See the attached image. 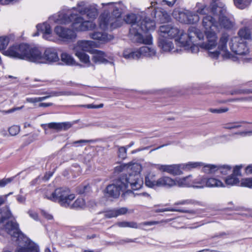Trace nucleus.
Wrapping results in <instances>:
<instances>
[{
  "mask_svg": "<svg viewBox=\"0 0 252 252\" xmlns=\"http://www.w3.org/2000/svg\"><path fill=\"white\" fill-rule=\"evenodd\" d=\"M175 18L180 22L184 24H194L198 22L200 18L195 12L186 10L179 11L178 15L174 12Z\"/></svg>",
  "mask_w": 252,
  "mask_h": 252,
  "instance_id": "obj_14",
  "label": "nucleus"
},
{
  "mask_svg": "<svg viewBox=\"0 0 252 252\" xmlns=\"http://www.w3.org/2000/svg\"><path fill=\"white\" fill-rule=\"evenodd\" d=\"M181 171H190L193 169L200 167L203 165V163L199 162H189L187 163L180 164Z\"/></svg>",
  "mask_w": 252,
  "mask_h": 252,
  "instance_id": "obj_29",
  "label": "nucleus"
},
{
  "mask_svg": "<svg viewBox=\"0 0 252 252\" xmlns=\"http://www.w3.org/2000/svg\"><path fill=\"white\" fill-rule=\"evenodd\" d=\"M20 127L18 126H13L9 128V134L11 136H15L17 135L20 131Z\"/></svg>",
  "mask_w": 252,
  "mask_h": 252,
  "instance_id": "obj_44",
  "label": "nucleus"
},
{
  "mask_svg": "<svg viewBox=\"0 0 252 252\" xmlns=\"http://www.w3.org/2000/svg\"><path fill=\"white\" fill-rule=\"evenodd\" d=\"M73 52L82 63L86 64L87 66H89L91 65L90 57L88 55L82 51H77Z\"/></svg>",
  "mask_w": 252,
  "mask_h": 252,
  "instance_id": "obj_30",
  "label": "nucleus"
},
{
  "mask_svg": "<svg viewBox=\"0 0 252 252\" xmlns=\"http://www.w3.org/2000/svg\"><path fill=\"white\" fill-rule=\"evenodd\" d=\"M151 15L155 18L157 22L164 23L168 22L170 20V17L168 13L159 8L154 9Z\"/></svg>",
  "mask_w": 252,
  "mask_h": 252,
  "instance_id": "obj_21",
  "label": "nucleus"
},
{
  "mask_svg": "<svg viewBox=\"0 0 252 252\" xmlns=\"http://www.w3.org/2000/svg\"><path fill=\"white\" fill-rule=\"evenodd\" d=\"M28 214L30 215V216L34 220H38V215L35 212L33 211L32 210H30L28 212Z\"/></svg>",
  "mask_w": 252,
  "mask_h": 252,
  "instance_id": "obj_55",
  "label": "nucleus"
},
{
  "mask_svg": "<svg viewBox=\"0 0 252 252\" xmlns=\"http://www.w3.org/2000/svg\"><path fill=\"white\" fill-rule=\"evenodd\" d=\"M52 105H53V103H51V102H49V103L42 102V103H40L38 105L39 107H47L51 106Z\"/></svg>",
  "mask_w": 252,
  "mask_h": 252,
  "instance_id": "obj_64",
  "label": "nucleus"
},
{
  "mask_svg": "<svg viewBox=\"0 0 252 252\" xmlns=\"http://www.w3.org/2000/svg\"><path fill=\"white\" fill-rule=\"evenodd\" d=\"M115 210L116 212L117 216H118L120 215L126 214L127 213L128 209L126 207H122L119 209H115Z\"/></svg>",
  "mask_w": 252,
  "mask_h": 252,
  "instance_id": "obj_50",
  "label": "nucleus"
},
{
  "mask_svg": "<svg viewBox=\"0 0 252 252\" xmlns=\"http://www.w3.org/2000/svg\"><path fill=\"white\" fill-rule=\"evenodd\" d=\"M231 167L228 165L218 166V170L222 175H225L230 173Z\"/></svg>",
  "mask_w": 252,
  "mask_h": 252,
  "instance_id": "obj_40",
  "label": "nucleus"
},
{
  "mask_svg": "<svg viewBox=\"0 0 252 252\" xmlns=\"http://www.w3.org/2000/svg\"><path fill=\"white\" fill-rule=\"evenodd\" d=\"M243 167L242 165H236L234 167L233 170V173L231 175V176H234V177H237V176L241 175V169Z\"/></svg>",
  "mask_w": 252,
  "mask_h": 252,
  "instance_id": "obj_46",
  "label": "nucleus"
},
{
  "mask_svg": "<svg viewBox=\"0 0 252 252\" xmlns=\"http://www.w3.org/2000/svg\"><path fill=\"white\" fill-rule=\"evenodd\" d=\"M156 21L151 20L148 17L143 18L141 17V20L139 23V26L138 27L139 32L140 31L146 32L150 30H154L156 26Z\"/></svg>",
  "mask_w": 252,
  "mask_h": 252,
  "instance_id": "obj_20",
  "label": "nucleus"
},
{
  "mask_svg": "<svg viewBox=\"0 0 252 252\" xmlns=\"http://www.w3.org/2000/svg\"><path fill=\"white\" fill-rule=\"evenodd\" d=\"M11 180L9 178L3 179L0 180V188L4 187L6 185L11 182Z\"/></svg>",
  "mask_w": 252,
  "mask_h": 252,
  "instance_id": "obj_53",
  "label": "nucleus"
},
{
  "mask_svg": "<svg viewBox=\"0 0 252 252\" xmlns=\"http://www.w3.org/2000/svg\"><path fill=\"white\" fill-rule=\"evenodd\" d=\"M232 41L233 43L230 45V48L236 55H246L249 52L246 42L242 41V39L234 37L232 39Z\"/></svg>",
  "mask_w": 252,
  "mask_h": 252,
  "instance_id": "obj_15",
  "label": "nucleus"
},
{
  "mask_svg": "<svg viewBox=\"0 0 252 252\" xmlns=\"http://www.w3.org/2000/svg\"><path fill=\"white\" fill-rule=\"evenodd\" d=\"M214 17L211 15L204 16L202 19V25L205 30V34L208 43H203L201 46L209 50V55L213 58H217L219 55L225 59L233 58V56L227 51V42L228 40V35L224 33L220 38L218 49L219 51H213L217 45L216 31H219V25L218 21L217 20V17L213 14Z\"/></svg>",
  "mask_w": 252,
  "mask_h": 252,
  "instance_id": "obj_3",
  "label": "nucleus"
},
{
  "mask_svg": "<svg viewBox=\"0 0 252 252\" xmlns=\"http://www.w3.org/2000/svg\"><path fill=\"white\" fill-rule=\"evenodd\" d=\"M213 4H215L216 5H218L216 3H213L211 4V8H209V7H207V6L205 4L202 3L200 2H197L196 3V6H195V8H196L195 13L197 14H199L200 15H205V14L209 13V12H211V13H212V12H211V8H212V5Z\"/></svg>",
  "mask_w": 252,
  "mask_h": 252,
  "instance_id": "obj_27",
  "label": "nucleus"
},
{
  "mask_svg": "<svg viewBox=\"0 0 252 252\" xmlns=\"http://www.w3.org/2000/svg\"><path fill=\"white\" fill-rule=\"evenodd\" d=\"M3 210H6V212H4L1 209H0V229L5 230L12 237L17 238V240L19 241L23 234L19 229L18 223L14 221H8L4 224L5 220L12 217V213L8 207L3 208Z\"/></svg>",
  "mask_w": 252,
  "mask_h": 252,
  "instance_id": "obj_7",
  "label": "nucleus"
},
{
  "mask_svg": "<svg viewBox=\"0 0 252 252\" xmlns=\"http://www.w3.org/2000/svg\"><path fill=\"white\" fill-rule=\"evenodd\" d=\"M26 100L27 102L30 103H35L39 102L38 97L27 98Z\"/></svg>",
  "mask_w": 252,
  "mask_h": 252,
  "instance_id": "obj_61",
  "label": "nucleus"
},
{
  "mask_svg": "<svg viewBox=\"0 0 252 252\" xmlns=\"http://www.w3.org/2000/svg\"><path fill=\"white\" fill-rule=\"evenodd\" d=\"M159 221H145L139 224V227L142 226H145V225H156L159 223Z\"/></svg>",
  "mask_w": 252,
  "mask_h": 252,
  "instance_id": "obj_51",
  "label": "nucleus"
},
{
  "mask_svg": "<svg viewBox=\"0 0 252 252\" xmlns=\"http://www.w3.org/2000/svg\"><path fill=\"white\" fill-rule=\"evenodd\" d=\"M45 197L51 201L58 202L63 207H67L69 206L75 196L70 193L68 188H60L56 189L50 195H45Z\"/></svg>",
  "mask_w": 252,
  "mask_h": 252,
  "instance_id": "obj_9",
  "label": "nucleus"
},
{
  "mask_svg": "<svg viewBox=\"0 0 252 252\" xmlns=\"http://www.w3.org/2000/svg\"><path fill=\"white\" fill-rule=\"evenodd\" d=\"M115 225L120 227H127L126 221L118 222Z\"/></svg>",
  "mask_w": 252,
  "mask_h": 252,
  "instance_id": "obj_63",
  "label": "nucleus"
},
{
  "mask_svg": "<svg viewBox=\"0 0 252 252\" xmlns=\"http://www.w3.org/2000/svg\"><path fill=\"white\" fill-rule=\"evenodd\" d=\"M225 183L228 186L237 185L239 183V180L237 177L230 175L225 178Z\"/></svg>",
  "mask_w": 252,
  "mask_h": 252,
  "instance_id": "obj_38",
  "label": "nucleus"
},
{
  "mask_svg": "<svg viewBox=\"0 0 252 252\" xmlns=\"http://www.w3.org/2000/svg\"><path fill=\"white\" fill-rule=\"evenodd\" d=\"M203 171L207 174L215 173L218 170V166L213 164L204 165L203 163Z\"/></svg>",
  "mask_w": 252,
  "mask_h": 252,
  "instance_id": "obj_34",
  "label": "nucleus"
},
{
  "mask_svg": "<svg viewBox=\"0 0 252 252\" xmlns=\"http://www.w3.org/2000/svg\"><path fill=\"white\" fill-rule=\"evenodd\" d=\"M235 100L241 101H252V96L237 98Z\"/></svg>",
  "mask_w": 252,
  "mask_h": 252,
  "instance_id": "obj_59",
  "label": "nucleus"
},
{
  "mask_svg": "<svg viewBox=\"0 0 252 252\" xmlns=\"http://www.w3.org/2000/svg\"><path fill=\"white\" fill-rule=\"evenodd\" d=\"M85 206V202L83 198H77L71 205L69 204L70 208H82Z\"/></svg>",
  "mask_w": 252,
  "mask_h": 252,
  "instance_id": "obj_35",
  "label": "nucleus"
},
{
  "mask_svg": "<svg viewBox=\"0 0 252 252\" xmlns=\"http://www.w3.org/2000/svg\"><path fill=\"white\" fill-rule=\"evenodd\" d=\"M127 227L137 228L138 226L137 223L134 221H126Z\"/></svg>",
  "mask_w": 252,
  "mask_h": 252,
  "instance_id": "obj_56",
  "label": "nucleus"
},
{
  "mask_svg": "<svg viewBox=\"0 0 252 252\" xmlns=\"http://www.w3.org/2000/svg\"><path fill=\"white\" fill-rule=\"evenodd\" d=\"M191 175H189L183 178L178 179L175 180V186L179 187H192V184L190 180Z\"/></svg>",
  "mask_w": 252,
  "mask_h": 252,
  "instance_id": "obj_28",
  "label": "nucleus"
},
{
  "mask_svg": "<svg viewBox=\"0 0 252 252\" xmlns=\"http://www.w3.org/2000/svg\"><path fill=\"white\" fill-rule=\"evenodd\" d=\"M238 35L239 36L238 37L242 39V41L252 38L251 31L247 27L240 29L238 32Z\"/></svg>",
  "mask_w": 252,
  "mask_h": 252,
  "instance_id": "obj_33",
  "label": "nucleus"
},
{
  "mask_svg": "<svg viewBox=\"0 0 252 252\" xmlns=\"http://www.w3.org/2000/svg\"><path fill=\"white\" fill-rule=\"evenodd\" d=\"M251 92L250 90L237 89L230 92L231 95H237L241 94H248Z\"/></svg>",
  "mask_w": 252,
  "mask_h": 252,
  "instance_id": "obj_41",
  "label": "nucleus"
},
{
  "mask_svg": "<svg viewBox=\"0 0 252 252\" xmlns=\"http://www.w3.org/2000/svg\"><path fill=\"white\" fill-rule=\"evenodd\" d=\"M45 94H48V96H57L61 95V92L52 91L49 93H45Z\"/></svg>",
  "mask_w": 252,
  "mask_h": 252,
  "instance_id": "obj_54",
  "label": "nucleus"
},
{
  "mask_svg": "<svg viewBox=\"0 0 252 252\" xmlns=\"http://www.w3.org/2000/svg\"><path fill=\"white\" fill-rule=\"evenodd\" d=\"M37 32L34 34V36H37L39 32L43 33V37L46 39H49L50 35L51 33V29L50 26L46 23L38 24L36 26Z\"/></svg>",
  "mask_w": 252,
  "mask_h": 252,
  "instance_id": "obj_25",
  "label": "nucleus"
},
{
  "mask_svg": "<svg viewBox=\"0 0 252 252\" xmlns=\"http://www.w3.org/2000/svg\"><path fill=\"white\" fill-rule=\"evenodd\" d=\"M176 1V0H163L162 2H164L169 6H172L174 4Z\"/></svg>",
  "mask_w": 252,
  "mask_h": 252,
  "instance_id": "obj_60",
  "label": "nucleus"
},
{
  "mask_svg": "<svg viewBox=\"0 0 252 252\" xmlns=\"http://www.w3.org/2000/svg\"><path fill=\"white\" fill-rule=\"evenodd\" d=\"M54 32L57 35L64 40L73 39L76 36L74 31L62 26L56 27Z\"/></svg>",
  "mask_w": 252,
  "mask_h": 252,
  "instance_id": "obj_19",
  "label": "nucleus"
},
{
  "mask_svg": "<svg viewBox=\"0 0 252 252\" xmlns=\"http://www.w3.org/2000/svg\"><path fill=\"white\" fill-rule=\"evenodd\" d=\"M206 178L204 176H199L191 181L192 187L193 188L201 189L206 187Z\"/></svg>",
  "mask_w": 252,
  "mask_h": 252,
  "instance_id": "obj_31",
  "label": "nucleus"
},
{
  "mask_svg": "<svg viewBox=\"0 0 252 252\" xmlns=\"http://www.w3.org/2000/svg\"><path fill=\"white\" fill-rule=\"evenodd\" d=\"M204 38V33L201 32L199 29L191 27L188 30V33L187 34V37L184 39V41L188 42L189 45L187 48L184 46H179L180 47H183L185 50L189 51L192 53H197L199 51V46L202 48L208 50L209 56L211 57L209 55V50L203 48L201 45L203 44L202 43H194L197 42V39L198 40H201ZM208 43V42L206 43Z\"/></svg>",
  "mask_w": 252,
  "mask_h": 252,
  "instance_id": "obj_8",
  "label": "nucleus"
},
{
  "mask_svg": "<svg viewBox=\"0 0 252 252\" xmlns=\"http://www.w3.org/2000/svg\"><path fill=\"white\" fill-rule=\"evenodd\" d=\"M245 172L247 174H252V164H250L246 167Z\"/></svg>",
  "mask_w": 252,
  "mask_h": 252,
  "instance_id": "obj_62",
  "label": "nucleus"
},
{
  "mask_svg": "<svg viewBox=\"0 0 252 252\" xmlns=\"http://www.w3.org/2000/svg\"><path fill=\"white\" fill-rule=\"evenodd\" d=\"M104 216L107 218H111L117 217L115 209L106 212Z\"/></svg>",
  "mask_w": 252,
  "mask_h": 252,
  "instance_id": "obj_48",
  "label": "nucleus"
},
{
  "mask_svg": "<svg viewBox=\"0 0 252 252\" xmlns=\"http://www.w3.org/2000/svg\"><path fill=\"white\" fill-rule=\"evenodd\" d=\"M61 60L67 65H72L75 63V61L73 58L70 55L66 53H63L62 54Z\"/></svg>",
  "mask_w": 252,
  "mask_h": 252,
  "instance_id": "obj_37",
  "label": "nucleus"
},
{
  "mask_svg": "<svg viewBox=\"0 0 252 252\" xmlns=\"http://www.w3.org/2000/svg\"><path fill=\"white\" fill-rule=\"evenodd\" d=\"M241 186L248 188H252V178L243 179L241 182Z\"/></svg>",
  "mask_w": 252,
  "mask_h": 252,
  "instance_id": "obj_42",
  "label": "nucleus"
},
{
  "mask_svg": "<svg viewBox=\"0 0 252 252\" xmlns=\"http://www.w3.org/2000/svg\"><path fill=\"white\" fill-rule=\"evenodd\" d=\"M228 108H220V109H210L209 111L213 113H222L228 111Z\"/></svg>",
  "mask_w": 252,
  "mask_h": 252,
  "instance_id": "obj_49",
  "label": "nucleus"
},
{
  "mask_svg": "<svg viewBox=\"0 0 252 252\" xmlns=\"http://www.w3.org/2000/svg\"><path fill=\"white\" fill-rule=\"evenodd\" d=\"M166 211H172V212H183V213H192L193 211H187V210H181V209H176L174 208H164V209H156L155 212L157 213L159 212H164Z\"/></svg>",
  "mask_w": 252,
  "mask_h": 252,
  "instance_id": "obj_39",
  "label": "nucleus"
},
{
  "mask_svg": "<svg viewBox=\"0 0 252 252\" xmlns=\"http://www.w3.org/2000/svg\"><path fill=\"white\" fill-rule=\"evenodd\" d=\"M145 184L150 188L166 187L170 188L175 186V180L167 176H163L158 180H155L152 177H147L145 178Z\"/></svg>",
  "mask_w": 252,
  "mask_h": 252,
  "instance_id": "obj_13",
  "label": "nucleus"
},
{
  "mask_svg": "<svg viewBox=\"0 0 252 252\" xmlns=\"http://www.w3.org/2000/svg\"><path fill=\"white\" fill-rule=\"evenodd\" d=\"M97 47V43L92 40H79L73 47V51L87 52L91 54L95 47Z\"/></svg>",
  "mask_w": 252,
  "mask_h": 252,
  "instance_id": "obj_16",
  "label": "nucleus"
},
{
  "mask_svg": "<svg viewBox=\"0 0 252 252\" xmlns=\"http://www.w3.org/2000/svg\"><path fill=\"white\" fill-rule=\"evenodd\" d=\"M92 38L102 42H107L113 39V36L104 32H94L90 34Z\"/></svg>",
  "mask_w": 252,
  "mask_h": 252,
  "instance_id": "obj_26",
  "label": "nucleus"
},
{
  "mask_svg": "<svg viewBox=\"0 0 252 252\" xmlns=\"http://www.w3.org/2000/svg\"><path fill=\"white\" fill-rule=\"evenodd\" d=\"M206 187L213 188V187H224L222 182L214 178H206Z\"/></svg>",
  "mask_w": 252,
  "mask_h": 252,
  "instance_id": "obj_32",
  "label": "nucleus"
},
{
  "mask_svg": "<svg viewBox=\"0 0 252 252\" xmlns=\"http://www.w3.org/2000/svg\"><path fill=\"white\" fill-rule=\"evenodd\" d=\"M155 55V49L148 46L142 47L136 51L127 49L123 53V57L127 60H137L143 57H152Z\"/></svg>",
  "mask_w": 252,
  "mask_h": 252,
  "instance_id": "obj_12",
  "label": "nucleus"
},
{
  "mask_svg": "<svg viewBox=\"0 0 252 252\" xmlns=\"http://www.w3.org/2000/svg\"><path fill=\"white\" fill-rule=\"evenodd\" d=\"M239 123H228L224 125V128L225 129H233L237 128L241 126V125L239 124Z\"/></svg>",
  "mask_w": 252,
  "mask_h": 252,
  "instance_id": "obj_47",
  "label": "nucleus"
},
{
  "mask_svg": "<svg viewBox=\"0 0 252 252\" xmlns=\"http://www.w3.org/2000/svg\"><path fill=\"white\" fill-rule=\"evenodd\" d=\"M77 9L81 15L74 14L69 16L67 14L60 15L57 21L64 24L72 22V28L77 31L94 29L96 25L91 20L95 19L98 15L96 5H87L85 2L81 1L78 3Z\"/></svg>",
  "mask_w": 252,
  "mask_h": 252,
  "instance_id": "obj_4",
  "label": "nucleus"
},
{
  "mask_svg": "<svg viewBox=\"0 0 252 252\" xmlns=\"http://www.w3.org/2000/svg\"><path fill=\"white\" fill-rule=\"evenodd\" d=\"M34 53L35 56V63H46L56 62L59 60L57 51L54 48H46L43 54L38 48H36V51Z\"/></svg>",
  "mask_w": 252,
  "mask_h": 252,
  "instance_id": "obj_11",
  "label": "nucleus"
},
{
  "mask_svg": "<svg viewBox=\"0 0 252 252\" xmlns=\"http://www.w3.org/2000/svg\"><path fill=\"white\" fill-rule=\"evenodd\" d=\"M102 5L106 11L108 8L113 9V15L105 12L99 17V26L103 30H113L121 26L125 22L131 25L129 29V37L134 42L151 44L152 43V37L148 34L143 37L138 30L141 16L134 14H128L126 19L121 17L122 7L120 2L102 3Z\"/></svg>",
  "mask_w": 252,
  "mask_h": 252,
  "instance_id": "obj_1",
  "label": "nucleus"
},
{
  "mask_svg": "<svg viewBox=\"0 0 252 252\" xmlns=\"http://www.w3.org/2000/svg\"><path fill=\"white\" fill-rule=\"evenodd\" d=\"M234 4L239 9H244L250 5L252 0H234Z\"/></svg>",
  "mask_w": 252,
  "mask_h": 252,
  "instance_id": "obj_36",
  "label": "nucleus"
},
{
  "mask_svg": "<svg viewBox=\"0 0 252 252\" xmlns=\"http://www.w3.org/2000/svg\"><path fill=\"white\" fill-rule=\"evenodd\" d=\"M25 245L20 248L17 252H39L38 246L33 242L24 238Z\"/></svg>",
  "mask_w": 252,
  "mask_h": 252,
  "instance_id": "obj_23",
  "label": "nucleus"
},
{
  "mask_svg": "<svg viewBox=\"0 0 252 252\" xmlns=\"http://www.w3.org/2000/svg\"><path fill=\"white\" fill-rule=\"evenodd\" d=\"M37 48H31L26 44H21L10 47L6 52L7 56L35 63L34 52Z\"/></svg>",
  "mask_w": 252,
  "mask_h": 252,
  "instance_id": "obj_6",
  "label": "nucleus"
},
{
  "mask_svg": "<svg viewBox=\"0 0 252 252\" xmlns=\"http://www.w3.org/2000/svg\"><path fill=\"white\" fill-rule=\"evenodd\" d=\"M83 106L87 107V108L91 109V108H100L103 107V104L101 103L99 105H93L92 104H87L85 105H83Z\"/></svg>",
  "mask_w": 252,
  "mask_h": 252,
  "instance_id": "obj_52",
  "label": "nucleus"
},
{
  "mask_svg": "<svg viewBox=\"0 0 252 252\" xmlns=\"http://www.w3.org/2000/svg\"><path fill=\"white\" fill-rule=\"evenodd\" d=\"M156 168L163 172H167L173 175H179L183 174L180 169V165L179 164L163 165L157 164Z\"/></svg>",
  "mask_w": 252,
  "mask_h": 252,
  "instance_id": "obj_18",
  "label": "nucleus"
},
{
  "mask_svg": "<svg viewBox=\"0 0 252 252\" xmlns=\"http://www.w3.org/2000/svg\"><path fill=\"white\" fill-rule=\"evenodd\" d=\"M158 32L161 37L176 38L175 41L177 46H184L186 48L188 47V42H185L184 41V39L187 37V34L175 24L168 23L161 25L159 28Z\"/></svg>",
  "mask_w": 252,
  "mask_h": 252,
  "instance_id": "obj_5",
  "label": "nucleus"
},
{
  "mask_svg": "<svg viewBox=\"0 0 252 252\" xmlns=\"http://www.w3.org/2000/svg\"><path fill=\"white\" fill-rule=\"evenodd\" d=\"M125 169L133 170L134 174L129 173L128 175H122L114 184L107 186L106 193L113 198H118L121 192H122V196L124 197L127 195L132 194L133 193L131 190H126L128 185L130 186L133 190L139 189L143 186V181L139 174L141 170L140 164L129 163L121 165L116 168V170L119 171H122Z\"/></svg>",
  "mask_w": 252,
  "mask_h": 252,
  "instance_id": "obj_2",
  "label": "nucleus"
},
{
  "mask_svg": "<svg viewBox=\"0 0 252 252\" xmlns=\"http://www.w3.org/2000/svg\"><path fill=\"white\" fill-rule=\"evenodd\" d=\"M72 124L70 122H52L41 125V126L44 129L45 133H47L48 128L54 129L56 131H61L62 130H66L70 128Z\"/></svg>",
  "mask_w": 252,
  "mask_h": 252,
  "instance_id": "obj_17",
  "label": "nucleus"
},
{
  "mask_svg": "<svg viewBox=\"0 0 252 252\" xmlns=\"http://www.w3.org/2000/svg\"><path fill=\"white\" fill-rule=\"evenodd\" d=\"M41 213H42V215H43V216L45 218H46V219H47L48 220H52L53 218L52 215L49 214L48 213H47L44 211H42Z\"/></svg>",
  "mask_w": 252,
  "mask_h": 252,
  "instance_id": "obj_57",
  "label": "nucleus"
},
{
  "mask_svg": "<svg viewBox=\"0 0 252 252\" xmlns=\"http://www.w3.org/2000/svg\"><path fill=\"white\" fill-rule=\"evenodd\" d=\"M7 195L0 196V206L4 204L7 200Z\"/></svg>",
  "mask_w": 252,
  "mask_h": 252,
  "instance_id": "obj_58",
  "label": "nucleus"
},
{
  "mask_svg": "<svg viewBox=\"0 0 252 252\" xmlns=\"http://www.w3.org/2000/svg\"><path fill=\"white\" fill-rule=\"evenodd\" d=\"M211 12L217 17L219 25V30L222 28L230 29L233 26V23L226 16V8L225 5L221 4L218 5L215 4L212 5Z\"/></svg>",
  "mask_w": 252,
  "mask_h": 252,
  "instance_id": "obj_10",
  "label": "nucleus"
},
{
  "mask_svg": "<svg viewBox=\"0 0 252 252\" xmlns=\"http://www.w3.org/2000/svg\"><path fill=\"white\" fill-rule=\"evenodd\" d=\"M91 54L93 55L92 60L95 63L106 64L110 63L108 59L110 58L102 51L94 49Z\"/></svg>",
  "mask_w": 252,
  "mask_h": 252,
  "instance_id": "obj_22",
  "label": "nucleus"
},
{
  "mask_svg": "<svg viewBox=\"0 0 252 252\" xmlns=\"http://www.w3.org/2000/svg\"><path fill=\"white\" fill-rule=\"evenodd\" d=\"M118 156L121 159H125L126 157V149L125 147H121L119 148Z\"/></svg>",
  "mask_w": 252,
  "mask_h": 252,
  "instance_id": "obj_45",
  "label": "nucleus"
},
{
  "mask_svg": "<svg viewBox=\"0 0 252 252\" xmlns=\"http://www.w3.org/2000/svg\"><path fill=\"white\" fill-rule=\"evenodd\" d=\"M158 45L160 48L164 52H178L179 50H174L173 43L168 39L159 38Z\"/></svg>",
  "mask_w": 252,
  "mask_h": 252,
  "instance_id": "obj_24",
  "label": "nucleus"
},
{
  "mask_svg": "<svg viewBox=\"0 0 252 252\" xmlns=\"http://www.w3.org/2000/svg\"><path fill=\"white\" fill-rule=\"evenodd\" d=\"M9 42L8 38L6 37H0V50L4 49Z\"/></svg>",
  "mask_w": 252,
  "mask_h": 252,
  "instance_id": "obj_43",
  "label": "nucleus"
}]
</instances>
